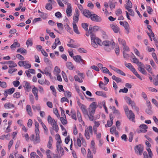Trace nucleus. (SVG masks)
Masks as SVG:
<instances>
[{
    "mask_svg": "<svg viewBox=\"0 0 158 158\" xmlns=\"http://www.w3.org/2000/svg\"><path fill=\"white\" fill-rule=\"evenodd\" d=\"M50 89L52 91L53 94L56 97V92L55 87L53 86H51L50 87Z\"/></svg>",
    "mask_w": 158,
    "mask_h": 158,
    "instance_id": "obj_41",
    "label": "nucleus"
},
{
    "mask_svg": "<svg viewBox=\"0 0 158 158\" xmlns=\"http://www.w3.org/2000/svg\"><path fill=\"white\" fill-rule=\"evenodd\" d=\"M116 127L114 126H113V127L110 129V132L112 134H114V132L116 131Z\"/></svg>",
    "mask_w": 158,
    "mask_h": 158,
    "instance_id": "obj_58",
    "label": "nucleus"
},
{
    "mask_svg": "<svg viewBox=\"0 0 158 158\" xmlns=\"http://www.w3.org/2000/svg\"><path fill=\"white\" fill-rule=\"evenodd\" d=\"M54 121H56L54 119L52 118L50 115H48V123L50 124H52L54 123Z\"/></svg>",
    "mask_w": 158,
    "mask_h": 158,
    "instance_id": "obj_34",
    "label": "nucleus"
},
{
    "mask_svg": "<svg viewBox=\"0 0 158 158\" xmlns=\"http://www.w3.org/2000/svg\"><path fill=\"white\" fill-rule=\"evenodd\" d=\"M82 27L86 31H88V25L87 23H83L82 24Z\"/></svg>",
    "mask_w": 158,
    "mask_h": 158,
    "instance_id": "obj_59",
    "label": "nucleus"
},
{
    "mask_svg": "<svg viewBox=\"0 0 158 158\" xmlns=\"http://www.w3.org/2000/svg\"><path fill=\"white\" fill-rule=\"evenodd\" d=\"M13 84L15 87H17L19 85L20 82L18 81H14L13 82Z\"/></svg>",
    "mask_w": 158,
    "mask_h": 158,
    "instance_id": "obj_62",
    "label": "nucleus"
},
{
    "mask_svg": "<svg viewBox=\"0 0 158 158\" xmlns=\"http://www.w3.org/2000/svg\"><path fill=\"white\" fill-rule=\"evenodd\" d=\"M123 57L126 59H127L130 57L129 54L125 52H123Z\"/></svg>",
    "mask_w": 158,
    "mask_h": 158,
    "instance_id": "obj_57",
    "label": "nucleus"
},
{
    "mask_svg": "<svg viewBox=\"0 0 158 158\" xmlns=\"http://www.w3.org/2000/svg\"><path fill=\"white\" fill-rule=\"evenodd\" d=\"M95 94L98 96H102L106 98L107 96L105 93L102 91H97L95 92Z\"/></svg>",
    "mask_w": 158,
    "mask_h": 158,
    "instance_id": "obj_24",
    "label": "nucleus"
},
{
    "mask_svg": "<svg viewBox=\"0 0 158 158\" xmlns=\"http://www.w3.org/2000/svg\"><path fill=\"white\" fill-rule=\"evenodd\" d=\"M101 33L102 34V37L105 39H107L108 36L106 35V32L103 31H101Z\"/></svg>",
    "mask_w": 158,
    "mask_h": 158,
    "instance_id": "obj_47",
    "label": "nucleus"
},
{
    "mask_svg": "<svg viewBox=\"0 0 158 158\" xmlns=\"http://www.w3.org/2000/svg\"><path fill=\"white\" fill-rule=\"evenodd\" d=\"M124 63L125 66L131 71L134 68L130 63H127L126 61L124 62Z\"/></svg>",
    "mask_w": 158,
    "mask_h": 158,
    "instance_id": "obj_31",
    "label": "nucleus"
},
{
    "mask_svg": "<svg viewBox=\"0 0 158 158\" xmlns=\"http://www.w3.org/2000/svg\"><path fill=\"white\" fill-rule=\"evenodd\" d=\"M132 55L133 56V58L132 56L131 57V58L133 60L132 62L136 64L138 66H140L141 65H142V64L143 63L139 61L136 58L135 56L134 55L133 53H132Z\"/></svg>",
    "mask_w": 158,
    "mask_h": 158,
    "instance_id": "obj_10",
    "label": "nucleus"
},
{
    "mask_svg": "<svg viewBox=\"0 0 158 158\" xmlns=\"http://www.w3.org/2000/svg\"><path fill=\"white\" fill-rule=\"evenodd\" d=\"M117 73H118L119 74H121L123 76H125L126 74L125 73H124L123 71H121V70H120L119 69H118L117 68L116 71V72Z\"/></svg>",
    "mask_w": 158,
    "mask_h": 158,
    "instance_id": "obj_48",
    "label": "nucleus"
},
{
    "mask_svg": "<svg viewBox=\"0 0 158 158\" xmlns=\"http://www.w3.org/2000/svg\"><path fill=\"white\" fill-rule=\"evenodd\" d=\"M53 129L57 133L59 130V127L57 125V121H54V123L51 124Z\"/></svg>",
    "mask_w": 158,
    "mask_h": 158,
    "instance_id": "obj_11",
    "label": "nucleus"
},
{
    "mask_svg": "<svg viewBox=\"0 0 158 158\" xmlns=\"http://www.w3.org/2000/svg\"><path fill=\"white\" fill-rule=\"evenodd\" d=\"M142 64V65H141L140 66H139V67L138 68V69L143 74L146 75L147 74V73L144 69L143 68L144 67V65L143 64Z\"/></svg>",
    "mask_w": 158,
    "mask_h": 158,
    "instance_id": "obj_15",
    "label": "nucleus"
},
{
    "mask_svg": "<svg viewBox=\"0 0 158 158\" xmlns=\"http://www.w3.org/2000/svg\"><path fill=\"white\" fill-rule=\"evenodd\" d=\"M128 91V89L125 87L123 89H121L119 91V93L123 92V93H127Z\"/></svg>",
    "mask_w": 158,
    "mask_h": 158,
    "instance_id": "obj_60",
    "label": "nucleus"
},
{
    "mask_svg": "<svg viewBox=\"0 0 158 158\" xmlns=\"http://www.w3.org/2000/svg\"><path fill=\"white\" fill-rule=\"evenodd\" d=\"M98 107L97 105L95 102H93L90 105L88 109V111L89 113H95V110Z\"/></svg>",
    "mask_w": 158,
    "mask_h": 158,
    "instance_id": "obj_5",
    "label": "nucleus"
},
{
    "mask_svg": "<svg viewBox=\"0 0 158 158\" xmlns=\"http://www.w3.org/2000/svg\"><path fill=\"white\" fill-rule=\"evenodd\" d=\"M134 135V134L132 132H131L129 134V141L130 142H132Z\"/></svg>",
    "mask_w": 158,
    "mask_h": 158,
    "instance_id": "obj_55",
    "label": "nucleus"
},
{
    "mask_svg": "<svg viewBox=\"0 0 158 158\" xmlns=\"http://www.w3.org/2000/svg\"><path fill=\"white\" fill-rule=\"evenodd\" d=\"M146 149L148 152V155L149 156V158H152V156L153 155V154L152 153V152L151 151V149L149 148H146Z\"/></svg>",
    "mask_w": 158,
    "mask_h": 158,
    "instance_id": "obj_45",
    "label": "nucleus"
},
{
    "mask_svg": "<svg viewBox=\"0 0 158 158\" xmlns=\"http://www.w3.org/2000/svg\"><path fill=\"white\" fill-rule=\"evenodd\" d=\"M73 24L74 32L77 34H80V33L79 32L75 22L73 21Z\"/></svg>",
    "mask_w": 158,
    "mask_h": 158,
    "instance_id": "obj_20",
    "label": "nucleus"
},
{
    "mask_svg": "<svg viewBox=\"0 0 158 158\" xmlns=\"http://www.w3.org/2000/svg\"><path fill=\"white\" fill-rule=\"evenodd\" d=\"M73 60L79 63L81 62L83 64H85L84 60L82 59L80 56L77 55L73 56Z\"/></svg>",
    "mask_w": 158,
    "mask_h": 158,
    "instance_id": "obj_7",
    "label": "nucleus"
},
{
    "mask_svg": "<svg viewBox=\"0 0 158 158\" xmlns=\"http://www.w3.org/2000/svg\"><path fill=\"white\" fill-rule=\"evenodd\" d=\"M126 2L127 5L125 6V7L127 10V8L129 9L132 7V3L129 0H127Z\"/></svg>",
    "mask_w": 158,
    "mask_h": 158,
    "instance_id": "obj_17",
    "label": "nucleus"
},
{
    "mask_svg": "<svg viewBox=\"0 0 158 158\" xmlns=\"http://www.w3.org/2000/svg\"><path fill=\"white\" fill-rule=\"evenodd\" d=\"M64 27L68 32H69L70 34H72L73 33L72 29L69 27V25L67 24L64 25Z\"/></svg>",
    "mask_w": 158,
    "mask_h": 158,
    "instance_id": "obj_33",
    "label": "nucleus"
},
{
    "mask_svg": "<svg viewBox=\"0 0 158 158\" xmlns=\"http://www.w3.org/2000/svg\"><path fill=\"white\" fill-rule=\"evenodd\" d=\"M56 146L57 148L56 150L58 153H59V151L62 152V153L64 152V150L60 145L56 144Z\"/></svg>",
    "mask_w": 158,
    "mask_h": 158,
    "instance_id": "obj_29",
    "label": "nucleus"
},
{
    "mask_svg": "<svg viewBox=\"0 0 158 158\" xmlns=\"http://www.w3.org/2000/svg\"><path fill=\"white\" fill-rule=\"evenodd\" d=\"M75 80L76 81H78L79 82L82 83L83 82L82 79H80L77 75H75L74 77Z\"/></svg>",
    "mask_w": 158,
    "mask_h": 158,
    "instance_id": "obj_53",
    "label": "nucleus"
},
{
    "mask_svg": "<svg viewBox=\"0 0 158 158\" xmlns=\"http://www.w3.org/2000/svg\"><path fill=\"white\" fill-rule=\"evenodd\" d=\"M6 63L9 64V67L10 68L15 67L17 66V64L13 61H9Z\"/></svg>",
    "mask_w": 158,
    "mask_h": 158,
    "instance_id": "obj_21",
    "label": "nucleus"
},
{
    "mask_svg": "<svg viewBox=\"0 0 158 158\" xmlns=\"http://www.w3.org/2000/svg\"><path fill=\"white\" fill-rule=\"evenodd\" d=\"M72 7L70 6V4H69L68 5L67 9L66 10V12L67 15L68 16H70L72 15Z\"/></svg>",
    "mask_w": 158,
    "mask_h": 158,
    "instance_id": "obj_12",
    "label": "nucleus"
},
{
    "mask_svg": "<svg viewBox=\"0 0 158 158\" xmlns=\"http://www.w3.org/2000/svg\"><path fill=\"white\" fill-rule=\"evenodd\" d=\"M135 150L136 154L141 155L143 152V146L142 144H139L135 146Z\"/></svg>",
    "mask_w": 158,
    "mask_h": 158,
    "instance_id": "obj_2",
    "label": "nucleus"
},
{
    "mask_svg": "<svg viewBox=\"0 0 158 158\" xmlns=\"http://www.w3.org/2000/svg\"><path fill=\"white\" fill-rule=\"evenodd\" d=\"M60 108L61 110V114L62 116V117H64L66 118V115L64 114V110H63V108L61 107H60Z\"/></svg>",
    "mask_w": 158,
    "mask_h": 158,
    "instance_id": "obj_54",
    "label": "nucleus"
},
{
    "mask_svg": "<svg viewBox=\"0 0 158 158\" xmlns=\"http://www.w3.org/2000/svg\"><path fill=\"white\" fill-rule=\"evenodd\" d=\"M32 92L34 95L37 94L38 93V90L37 88L36 87H34L32 89Z\"/></svg>",
    "mask_w": 158,
    "mask_h": 158,
    "instance_id": "obj_46",
    "label": "nucleus"
},
{
    "mask_svg": "<svg viewBox=\"0 0 158 158\" xmlns=\"http://www.w3.org/2000/svg\"><path fill=\"white\" fill-rule=\"evenodd\" d=\"M32 107L33 110L35 111L36 110L38 111H40L41 110V108L39 105H38L37 106L33 105L32 106Z\"/></svg>",
    "mask_w": 158,
    "mask_h": 158,
    "instance_id": "obj_43",
    "label": "nucleus"
},
{
    "mask_svg": "<svg viewBox=\"0 0 158 158\" xmlns=\"http://www.w3.org/2000/svg\"><path fill=\"white\" fill-rule=\"evenodd\" d=\"M90 18L91 20L94 21L100 22L102 21L101 18L96 14H92Z\"/></svg>",
    "mask_w": 158,
    "mask_h": 158,
    "instance_id": "obj_6",
    "label": "nucleus"
},
{
    "mask_svg": "<svg viewBox=\"0 0 158 158\" xmlns=\"http://www.w3.org/2000/svg\"><path fill=\"white\" fill-rule=\"evenodd\" d=\"M110 119L111 120L110 122V121L109 120H108L107 121V124H106L105 125L106 127H111L112 125L113 124V117H111V114H110Z\"/></svg>",
    "mask_w": 158,
    "mask_h": 158,
    "instance_id": "obj_22",
    "label": "nucleus"
},
{
    "mask_svg": "<svg viewBox=\"0 0 158 158\" xmlns=\"http://www.w3.org/2000/svg\"><path fill=\"white\" fill-rule=\"evenodd\" d=\"M56 136L57 137V140L56 144L60 145V144L62 143V141L60 135L58 134H56Z\"/></svg>",
    "mask_w": 158,
    "mask_h": 158,
    "instance_id": "obj_39",
    "label": "nucleus"
},
{
    "mask_svg": "<svg viewBox=\"0 0 158 158\" xmlns=\"http://www.w3.org/2000/svg\"><path fill=\"white\" fill-rule=\"evenodd\" d=\"M16 46L18 47L20 46V44L18 42H14V43L10 46V47L12 49L16 48Z\"/></svg>",
    "mask_w": 158,
    "mask_h": 158,
    "instance_id": "obj_36",
    "label": "nucleus"
},
{
    "mask_svg": "<svg viewBox=\"0 0 158 158\" xmlns=\"http://www.w3.org/2000/svg\"><path fill=\"white\" fill-rule=\"evenodd\" d=\"M60 120L63 125H65L67 123V121L66 120V118L64 117H61L60 118Z\"/></svg>",
    "mask_w": 158,
    "mask_h": 158,
    "instance_id": "obj_32",
    "label": "nucleus"
},
{
    "mask_svg": "<svg viewBox=\"0 0 158 158\" xmlns=\"http://www.w3.org/2000/svg\"><path fill=\"white\" fill-rule=\"evenodd\" d=\"M26 44L27 47H28L29 46H32L33 44L32 40V38H29L27 41Z\"/></svg>",
    "mask_w": 158,
    "mask_h": 158,
    "instance_id": "obj_28",
    "label": "nucleus"
},
{
    "mask_svg": "<svg viewBox=\"0 0 158 158\" xmlns=\"http://www.w3.org/2000/svg\"><path fill=\"white\" fill-rule=\"evenodd\" d=\"M0 86L3 88H5L7 86L6 83L5 82H1L0 81Z\"/></svg>",
    "mask_w": 158,
    "mask_h": 158,
    "instance_id": "obj_52",
    "label": "nucleus"
},
{
    "mask_svg": "<svg viewBox=\"0 0 158 158\" xmlns=\"http://www.w3.org/2000/svg\"><path fill=\"white\" fill-rule=\"evenodd\" d=\"M83 14L86 17L89 18H90L92 14L88 10H85L83 11Z\"/></svg>",
    "mask_w": 158,
    "mask_h": 158,
    "instance_id": "obj_19",
    "label": "nucleus"
},
{
    "mask_svg": "<svg viewBox=\"0 0 158 158\" xmlns=\"http://www.w3.org/2000/svg\"><path fill=\"white\" fill-rule=\"evenodd\" d=\"M147 10L148 13L149 14H151V12L153 11L152 8L150 6H147Z\"/></svg>",
    "mask_w": 158,
    "mask_h": 158,
    "instance_id": "obj_56",
    "label": "nucleus"
},
{
    "mask_svg": "<svg viewBox=\"0 0 158 158\" xmlns=\"http://www.w3.org/2000/svg\"><path fill=\"white\" fill-rule=\"evenodd\" d=\"M94 113H91L89 112L88 114L87 115L88 116L89 120L91 121H93L94 119Z\"/></svg>",
    "mask_w": 158,
    "mask_h": 158,
    "instance_id": "obj_38",
    "label": "nucleus"
},
{
    "mask_svg": "<svg viewBox=\"0 0 158 158\" xmlns=\"http://www.w3.org/2000/svg\"><path fill=\"white\" fill-rule=\"evenodd\" d=\"M89 131L90 134H92L93 129L92 127L91 126H89L88 128H87L85 129V137L86 139L88 140L90 138L89 134Z\"/></svg>",
    "mask_w": 158,
    "mask_h": 158,
    "instance_id": "obj_3",
    "label": "nucleus"
},
{
    "mask_svg": "<svg viewBox=\"0 0 158 158\" xmlns=\"http://www.w3.org/2000/svg\"><path fill=\"white\" fill-rule=\"evenodd\" d=\"M17 52H20L21 53H26L27 51L26 49H24L23 48H21L18 49L17 51Z\"/></svg>",
    "mask_w": 158,
    "mask_h": 158,
    "instance_id": "obj_37",
    "label": "nucleus"
},
{
    "mask_svg": "<svg viewBox=\"0 0 158 158\" xmlns=\"http://www.w3.org/2000/svg\"><path fill=\"white\" fill-rule=\"evenodd\" d=\"M78 51L81 53H86L87 52V51L83 48H79L78 49Z\"/></svg>",
    "mask_w": 158,
    "mask_h": 158,
    "instance_id": "obj_50",
    "label": "nucleus"
},
{
    "mask_svg": "<svg viewBox=\"0 0 158 158\" xmlns=\"http://www.w3.org/2000/svg\"><path fill=\"white\" fill-rule=\"evenodd\" d=\"M79 13L77 9H76L75 10V14L74 15V16L73 17V21H76L77 23L79 20Z\"/></svg>",
    "mask_w": 158,
    "mask_h": 158,
    "instance_id": "obj_13",
    "label": "nucleus"
},
{
    "mask_svg": "<svg viewBox=\"0 0 158 158\" xmlns=\"http://www.w3.org/2000/svg\"><path fill=\"white\" fill-rule=\"evenodd\" d=\"M23 85L25 88V90L27 91H29V90L31 89V87L30 83L26 81L23 82Z\"/></svg>",
    "mask_w": 158,
    "mask_h": 158,
    "instance_id": "obj_9",
    "label": "nucleus"
},
{
    "mask_svg": "<svg viewBox=\"0 0 158 158\" xmlns=\"http://www.w3.org/2000/svg\"><path fill=\"white\" fill-rule=\"evenodd\" d=\"M125 112L127 117L130 120L133 122H135V115L131 110H129L128 109H124Z\"/></svg>",
    "mask_w": 158,
    "mask_h": 158,
    "instance_id": "obj_1",
    "label": "nucleus"
},
{
    "mask_svg": "<svg viewBox=\"0 0 158 158\" xmlns=\"http://www.w3.org/2000/svg\"><path fill=\"white\" fill-rule=\"evenodd\" d=\"M127 10L129 12H130L129 15H130L132 16H134V12L132 9H131V8L129 9L127 8Z\"/></svg>",
    "mask_w": 158,
    "mask_h": 158,
    "instance_id": "obj_64",
    "label": "nucleus"
},
{
    "mask_svg": "<svg viewBox=\"0 0 158 158\" xmlns=\"http://www.w3.org/2000/svg\"><path fill=\"white\" fill-rule=\"evenodd\" d=\"M66 65L67 68L70 70H73V64L70 62H68L66 63Z\"/></svg>",
    "mask_w": 158,
    "mask_h": 158,
    "instance_id": "obj_25",
    "label": "nucleus"
},
{
    "mask_svg": "<svg viewBox=\"0 0 158 158\" xmlns=\"http://www.w3.org/2000/svg\"><path fill=\"white\" fill-rule=\"evenodd\" d=\"M55 16L57 18H61L62 15L60 12H57L55 14Z\"/></svg>",
    "mask_w": 158,
    "mask_h": 158,
    "instance_id": "obj_63",
    "label": "nucleus"
},
{
    "mask_svg": "<svg viewBox=\"0 0 158 158\" xmlns=\"http://www.w3.org/2000/svg\"><path fill=\"white\" fill-rule=\"evenodd\" d=\"M102 44L105 46H110L111 44V43L109 41L105 40L102 42Z\"/></svg>",
    "mask_w": 158,
    "mask_h": 158,
    "instance_id": "obj_35",
    "label": "nucleus"
},
{
    "mask_svg": "<svg viewBox=\"0 0 158 158\" xmlns=\"http://www.w3.org/2000/svg\"><path fill=\"white\" fill-rule=\"evenodd\" d=\"M118 41L119 44H121L123 46L126 45L125 41L123 39H121L120 38H118Z\"/></svg>",
    "mask_w": 158,
    "mask_h": 158,
    "instance_id": "obj_40",
    "label": "nucleus"
},
{
    "mask_svg": "<svg viewBox=\"0 0 158 158\" xmlns=\"http://www.w3.org/2000/svg\"><path fill=\"white\" fill-rule=\"evenodd\" d=\"M139 127L142 129L140 130V131H141L143 133H145L147 131L146 129L148 128V127L147 125L145 124H141L139 126Z\"/></svg>",
    "mask_w": 158,
    "mask_h": 158,
    "instance_id": "obj_14",
    "label": "nucleus"
},
{
    "mask_svg": "<svg viewBox=\"0 0 158 158\" xmlns=\"http://www.w3.org/2000/svg\"><path fill=\"white\" fill-rule=\"evenodd\" d=\"M81 109L84 115H87L89 113V111H88L86 109L85 106L84 105H82Z\"/></svg>",
    "mask_w": 158,
    "mask_h": 158,
    "instance_id": "obj_18",
    "label": "nucleus"
},
{
    "mask_svg": "<svg viewBox=\"0 0 158 158\" xmlns=\"http://www.w3.org/2000/svg\"><path fill=\"white\" fill-rule=\"evenodd\" d=\"M13 97L14 98H18L20 97V93L19 92H17L15 93L13 95Z\"/></svg>",
    "mask_w": 158,
    "mask_h": 158,
    "instance_id": "obj_51",
    "label": "nucleus"
},
{
    "mask_svg": "<svg viewBox=\"0 0 158 158\" xmlns=\"http://www.w3.org/2000/svg\"><path fill=\"white\" fill-rule=\"evenodd\" d=\"M93 27L92 26H90L89 27L88 30L89 33L90 35L91 39L94 38V37H96V36L95 34L94 33L95 31H93Z\"/></svg>",
    "mask_w": 158,
    "mask_h": 158,
    "instance_id": "obj_8",
    "label": "nucleus"
},
{
    "mask_svg": "<svg viewBox=\"0 0 158 158\" xmlns=\"http://www.w3.org/2000/svg\"><path fill=\"white\" fill-rule=\"evenodd\" d=\"M110 27L114 32L117 33L118 32L119 28L116 25L111 24H110Z\"/></svg>",
    "mask_w": 158,
    "mask_h": 158,
    "instance_id": "obj_16",
    "label": "nucleus"
},
{
    "mask_svg": "<svg viewBox=\"0 0 158 158\" xmlns=\"http://www.w3.org/2000/svg\"><path fill=\"white\" fill-rule=\"evenodd\" d=\"M91 39V44L92 46L95 48H97L98 46L97 44H100L101 40L98 37H94Z\"/></svg>",
    "mask_w": 158,
    "mask_h": 158,
    "instance_id": "obj_4",
    "label": "nucleus"
},
{
    "mask_svg": "<svg viewBox=\"0 0 158 158\" xmlns=\"http://www.w3.org/2000/svg\"><path fill=\"white\" fill-rule=\"evenodd\" d=\"M64 96L65 97H70L71 96V94L69 91H67L64 93Z\"/></svg>",
    "mask_w": 158,
    "mask_h": 158,
    "instance_id": "obj_61",
    "label": "nucleus"
},
{
    "mask_svg": "<svg viewBox=\"0 0 158 158\" xmlns=\"http://www.w3.org/2000/svg\"><path fill=\"white\" fill-rule=\"evenodd\" d=\"M77 117L79 121L80 122L82 121V120L81 118V114L80 112L78 110H77Z\"/></svg>",
    "mask_w": 158,
    "mask_h": 158,
    "instance_id": "obj_42",
    "label": "nucleus"
},
{
    "mask_svg": "<svg viewBox=\"0 0 158 158\" xmlns=\"http://www.w3.org/2000/svg\"><path fill=\"white\" fill-rule=\"evenodd\" d=\"M46 8L48 10H51L52 9V6L51 3H47L45 6Z\"/></svg>",
    "mask_w": 158,
    "mask_h": 158,
    "instance_id": "obj_44",
    "label": "nucleus"
},
{
    "mask_svg": "<svg viewBox=\"0 0 158 158\" xmlns=\"http://www.w3.org/2000/svg\"><path fill=\"white\" fill-rule=\"evenodd\" d=\"M57 25L58 29L60 30H63V26L61 23H57Z\"/></svg>",
    "mask_w": 158,
    "mask_h": 158,
    "instance_id": "obj_49",
    "label": "nucleus"
},
{
    "mask_svg": "<svg viewBox=\"0 0 158 158\" xmlns=\"http://www.w3.org/2000/svg\"><path fill=\"white\" fill-rule=\"evenodd\" d=\"M4 107L6 109L10 108L11 107L14 108L15 106L10 103H6L4 104Z\"/></svg>",
    "mask_w": 158,
    "mask_h": 158,
    "instance_id": "obj_30",
    "label": "nucleus"
},
{
    "mask_svg": "<svg viewBox=\"0 0 158 158\" xmlns=\"http://www.w3.org/2000/svg\"><path fill=\"white\" fill-rule=\"evenodd\" d=\"M40 138L39 135L36 134L35 135V138L34 140V143L36 144L40 143Z\"/></svg>",
    "mask_w": 158,
    "mask_h": 158,
    "instance_id": "obj_27",
    "label": "nucleus"
},
{
    "mask_svg": "<svg viewBox=\"0 0 158 158\" xmlns=\"http://www.w3.org/2000/svg\"><path fill=\"white\" fill-rule=\"evenodd\" d=\"M26 110L27 113L31 116L32 115V113L31 111V106L29 105H27L26 106Z\"/></svg>",
    "mask_w": 158,
    "mask_h": 158,
    "instance_id": "obj_23",
    "label": "nucleus"
},
{
    "mask_svg": "<svg viewBox=\"0 0 158 158\" xmlns=\"http://www.w3.org/2000/svg\"><path fill=\"white\" fill-rule=\"evenodd\" d=\"M5 90L6 91L8 94L10 95L12 94L14 92L15 88L13 87L9 89H5Z\"/></svg>",
    "mask_w": 158,
    "mask_h": 158,
    "instance_id": "obj_26",
    "label": "nucleus"
}]
</instances>
